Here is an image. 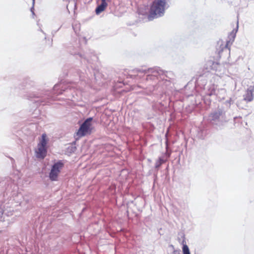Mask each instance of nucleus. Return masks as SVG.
Wrapping results in <instances>:
<instances>
[{
    "label": "nucleus",
    "mask_w": 254,
    "mask_h": 254,
    "mask_svg": "<svg viewBox=\"0 0 254 254\" xmlns=\"http://www.w3.org/2000/svg\"><path fill=\"white\" fill-rule=\"evenodd\" d=\"M208 120L217 128H221L224 124L227 122L225 111L222 109H217L210 114Z\"/></svg>",
    "instance_id": "f03ea898"
},
{
    "label": "nucleus",
    "mask_w": 254,
    "mask_h": 254,
    "mask_svg": "<svg viewBox=\"0 0 254 254\" xmlns=\"http://www.w3.org/2000/svg\"><path fill=\"white\" fill-rule=\"evenodd\" d=\"M59 85H55L54 87V89L55 90H56L57 89V88L58 87Z\"/></svg>",
    "instance_id": "a211bd4d"
},
{
    "label": "nucleus",
    "mask_w": 254,
    "mask_h": 254,
    "mask_svg": "<svg viewBox=\"0 0 254 254\" xmlns=\"http://www.w3.org/2000/svg\"><path fill=\"white\" fill-rule=\"evenodd\" d=\"M3 214V210L2 209L0 208V216Z\"/></svg>",
    "instance_id": "6ab92c4d"
},
{
    "label": "nucleus",
    "mask_w": 254,
    "mask_h": 254,
    "mask_svg": "<svg viewBox=\"0 0 254 254\" xmlns=\"http://www.w3.org/2000/svg\"><path fill=\"white\" fill-rule=\"evenodd\" d=\"M182 237H183V238H184L185 236H184V234H182Z\"/></svg>",
    "instance_id": "4be33fe9"
},
{
    "label": "nucleus",
    "mask_w": 254,
    "mask_h": 254,
    "mask_svg": "<svg viewBox=\"0 0 254 254\" xmlns=\"http://www.w3.org/2000/svg\"><path fill=\"white\" fill-rule=\"evenodd\" d=\"M185 242V240L184 239L182 244H183V254H190L189 250V248L188 246L186 244H184ZM173 254H181V251L180 250H174L173 251Z\"/></svg>",
    "instance_id": "9d476101"
},
{
    "label": "nucleus",
    "mask_w": 254,
    "mask_h": 254,
    "mask_svg": "<svg viewBox=\"0 0 254 254\" xmlns=\"http://www.w3.org/2000/svg\"><path fill=\"white\" fill-rule=\"evenodd\" d=\"M87 62H90L88 59L87 60Z\"/></svg>",
    "instance_id": "b1692460"
},
{
    "label": "nucleus",
    "mask_w": 254,
    "mask_h": 254,
    "mask_svg": "<svg viewBox=\"0 0 254 254\" xmlns=\"http://www.w3.org/2000/svg\"><path fill=\"white\" fill-rule=\"evenodd\" d=\"M46 134L44 133L42 135V138L40 141V142L38 144V145L41 146L42 147H46V145L47 144V140H46Z\"/></svg>",
    "instance_id": "f8f14e48"
},
{
    "label": "nucleus",
    "mask_w": 254,
    "mask_h": 254,
    "mask_svg": "<svg viewBox=\"0 0 254 254\" xmlns=\"http://www.w3.org/2000/svg\"><path fill=\"white\" fill-rule=\"evenodd\" d=\"M254 87L250 86L247 90L246 93L244 95V99L247 102H251L253 100V93Z\"/></svg>",
    "instance_id": "0eeeda50"
},
{
    "label": "nucleus",
    "mask_w": 254,
    "mask_h": 254,
    "mask_svg": "<svg viewBox=\"0 0 254 254\" xmlns=\"http://www.w3.org/2000/svg\"><path fill=\"white\" fill-rule=\"evenodd\" d=\"M42 97V95L41 94H36V93H32L30 94L29 96H27V98L29 99H32L34 98H40Z\"/></svg>",
    "instance_id": "4468645a"
},
{
    "label": "nucleus",
    "mask_w": 254,
    "mask_h": 254,
    "mask_svg": "<svg viewBox=\"0 0 254 254\" xmlns=\"http://www.w3.org/2000/svg\"><path fill=\"white\" fill-rule=\"evenodd\" d=\"M33 9H34V8H33V7H32V8H31V11L32 12V13L33 15H34L35 14H34V11H33Z\"/></svg>",
    "instance_id": "aec40b11"
},
{
    "label": "nucleus",
    "mask_w": 254,
    "mask_h": 254,
    "mask_svg": "<svg viewBox=\"0 0 254 254\" xmlns=\"http://www.w3.org/2000/svg\"><path fill=\"white\" fill-rule=\"evenodd\" d=\"M136 70L139 73L148 74L146 76L147 80L158 79V76H164L165 74V72L159 67L150 68L147 69L138 68Z\"/></svg>",
    "instance_id": "7ed1b4c3"
},
{
    "label": "nucleus",
    "mask_w": 254,
    "mask_h": 254,
    "mask_svg": "<svg viewBox=\"0 0 254 254\" xmlns=\"http://www.w3.org/2000/svg\"><path fill=\"white\" fill-rule=\"evenodd\" d=\"M169 7L167 0H154L150 7L148 19L149 21L161 17L165 11Z\"/></svg>",
    "instance_id": "f257e3e1"
},
{
    "label": "nucleus",
    "mask_w": 254,
    "mask_h": 254,
    "mask_svg": "<svg viewBox=\"0 0 254 254\" xmlns=\"http://www.w3.org/2000/svg\"><path fill=\"white\" fill-rule=\"evenodd\" d=\"M238 21L237 22V26L236 29L233 30V31L230 33L229 35V42H233L234 41L235 38L236 37V33L238 31Z\"/></svg>",
    "instance_id": "9b49d317"
},
{
    "label": "nucleus",
    "mask_w": 254,
    "mask_h": 254,
    "mask_svg": "<svg viewBox=\"0 0 254 254\" xmlns=\"http://www.w3.org/2000/svg\"><path fill=\"white\" fill-rule=\"evenodd\" d=\"M71 54L72 55H78L81 58L82 60H83L84 61L86 60V59L87 58V56H84V55H82L81 54H80L79 53H76L75 52H71Z\"/></svg>",
    "instance_id": "2eb2a0df"
},
{
    "label": "nucleus",
    "mask_w": 254,
    "mask_h": 254,
    "mask_svg": "<svg viewBox=\"0 0 254 254\" xmlns=\"http://www.w3.org/2000/svg\"><path fill=\"white\" fill-rule=\"evenodd\" d=\"M232 100L231 99H230L229 100H227L225 104V105L228 106V107H230L231 104H232Z\"/></svg>",
    "instance_id": "dca6fc26"
},
{
    "label": "nucleus",
    "mask_w": 254,
    "mask_h": 254,
    "mask_svg": "<svg viewBox=\"0 0 254 254\" xmlns=\"http://www.w3.org/2000/svg\"><path fill=\"white\" fill-rule=\"evenodd\" d=\"M225 94V90L223 89H221L220 90H217L215 88L214 85H212L208 89V91L207 94L210 96H212L213 95H215L218 96L219 98H220L219 94Z\"/></svg>",
    "instance_id": "423d86ee"
},
{
    "label": "nucleus",
    "mask_w": 254,
    "mask_h": 254,
    "mask_svg": "<svg viewBox=\"0 0 254 254\" xmlns=\"http://www.w3.org/2000/svg\"><path fill=\"white\" fill-rule=\"evenodd\" d=\"M164 160H163V159L161 157H160L156 162L155 163V167L156 168H159L160 166L163 163H164Z\"/></svg>",
    "instance_id": "ddd939ff"
},
{
    "label": "nucleus",
    "mask_w": 254,
    "mask_h": 254,
    "mask_svg": "<svg viewBox=\"0 0 254 254\" xmlns=\"http://www.w3.org/2000/svg\"><path fill=\"white\" fill-rule=\"evenodd\" d=\"M35 0H33V3H34Z\"/></svg>",
    "instance_id": "5701e85b"
},
{
    "label": "nucleus",
    "mask_w": 254,
    "mask_h": 254,
    "mask_svg": "<svg viewBox=\"0 0 254 254\" xmlns=\"http://www.w3.org/2000/svg\"><path fill=\"white\" fill-rule=\"evenodd\" d=\"M73 30H74L76 34H77L78 29L79 28V25H74L72 26Z\"/></svg>",
    "instance_id": "f3484780"
},
{
    "label": "nucleus",
    "mask_w": 254,
    "mask_h": 254,
    "mask_svg": "<svg viewBox=\"0 0 254 254\" xmlns=\"http://www.w3.org/2000/svg\"><path fill=\"white\" fill-rule=\"evenodd\" d=\"M93 118L90 117L86 119L81 125L77 132V135L80 137L84 136L87 134L90 133L91 131V121Z\"/></svg>",
    "instance_id": "20e7f679"
},
{
    "label": "nucleus",
    "mask_w": 254,
    "mask_h": 254,
    "mask_svg": "<svg viewBox=\"0 0 254 254\" xmlns=\"http://www.w3.org/2000/svg\"><path fill=\"white\" fill-rule=\"evenodd\" d=\"M64 167V164L62 161H59L54 164L49 173V178L52 181H57L61 169Z\"/></svg>",
    "instance_id": "39448f33"
},
{
    "label": "nucleus",
    "mask_w": 254,
    "mask_h": 254,
    "mask_svg": "<svg viewBox=\"0 0 254 254\" xmlns=\"http://www.w3.org/2000/svg\"><path fill=\"white\" fill-rule=\"evenodd\" d=\"M101 3L99 4L96 8L95 12L96 14H99L101 12L103 11L108 5L106 1L110 0H101Z\"/></svg>",
    "instance_id": "1a4fd4ad"
},
{
    "label": "nucleus",
    "mask_w": 254,
    "mask_h": 254,
    "mask_svg": "<svg viewBox=\"0 0 254 254\" xmlns=\"http://www.w3.org/2000/svg\"><path fill=\"white\" fill-rule=\"evenodd\" d=\"M93 58H94V59H97V58L96 57V56H94V55L93 56Z\"/></svg>",
    "instance_id": "412c9836"
},
{
    "label": "nucleus",
    "mask_w": 254,
    "mask_h": 254,
    "mask_svg": "<svg viewBox=\"0 0 254 254\" xmlns=\"http://www.w3.org/2000/svg\"><path fill=\"white\" fill-rule=\"evenodd\" d=\"M37 149L35 151L36 157L38 158L43 159L47 154V147L37 146Z\"/></svg>",
    "instance_id": "6e6552de"
}]
</instances>
